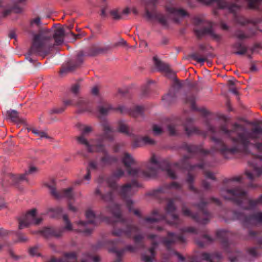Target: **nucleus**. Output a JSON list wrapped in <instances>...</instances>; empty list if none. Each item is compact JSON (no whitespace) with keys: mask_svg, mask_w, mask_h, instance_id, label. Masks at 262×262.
<instances>
[{"mask_svg":"<svg viewBox=\"0 0 262 262\" xmlns=\"http://www.w3.org/2000/svg\"><path fill=\"white\" fill-rule=\"evenodd\" d=\"M220 130L232 141L233 146H228L222 140L214 137L212 139L220 152L226 158L229 155L241 152L249 156L251 160L248 163L252 168L251 171L245 172L248 179L253 181L262 176V142L256 141L262 135V127L256 125L248 130L243 125L235 123L232 129H228L225 125L220 127Z\"/></svg>","mask_w":262,"mask_h":262,"instance_id":"f257e3e1","label":"nucleus"},{"mask_svg":"<svg viewBox=\"0 0 262 262\" xmlns=\"http://www.w3.org/2000/svg\"><path fill=\"white\" fill-rule=\"evenodd\" d=\"M213 137L221 140L214 135L211 136L210 139L214 143V145L212 147L211 150L204 149L201 146L184 143L182 145V148L186 150L190 155H184L179 161L173 164L179 169L186 170L188 171L186 180L188 183V189L193 193L200 195V202L193 205L198 209V212L195 214L192 213L189 209L183 206L182 207L183 213L184 215L190 217L197 223L203 225L207 224L211 217V214L206 209V207L209 202L204 200L203 196L201 194V191L193 186L194 177L191 173V172L196 168L203 169L205 166L207 165L206 157L214 150L219 151L224 156L216 146L215 142L212 139Z\"/></svg>","mask_w":262,"mask_h":262,"instance_id":"f03ea898","label":"nucleus"},{"mask_svg":"<svg viewBox=\"0 0 262 262\" xmlns=\"http://www.w3.org/2000/svg\"><path fill=\"white\" fill-rule=\"evenodd\" d=\"M124 164L128 175L133 178L131 182L123 185L120 189L119 193L125 201L127 208L129 212H133L135 215L142 218V215L138 209L133 208L134 202L129 199L133 194L132 188L142 187V184L137 180L138 178H148L154 177L157 175L158 170L161 169L166 172L168 176L171 179H176L177 176L171 168V164L167 159H157L152 155L147 166V170H144L140 167H133L132 165L136 164V161L128 152H124L122 157Z\"/></svg>","mask_w":262,"mask_h":262,"instance_id":"7ed1b4c3","label":"nucleus"},{"mask_svg":"<svg viewBox=\"0 0 262 262\" xmlns=\"http://www.w3.org/2000/svg\"><path fill=\"white\" fill-rule=\"evenodd\" d=\"M124 174V171L123 169L120 168H117L107 180L106 183L112 190L109 191L105 194H103L102 193V189L100 186L96 189L95 193L96 195H99L103 201L111 203L107 208L108 211L115 217L112 234L115 236H124L130 238L133 234L139 231V228L137 226L128 223L126 219L122 216L120 206L114 203L113 201V190L117 188L116 181L120 179Z\"/></svg>","mask_w":262,"mask_h":262,"instance_id":"20e7f679","label":"nucleus"},{"mask_svg":"<svg viewBox=\"0 0 262 262\" xmlns=\"http://www.w3.org/2000/svg\"><path fill=\"white\" fill-rule=\"evenodd\" d=\"M65 35L64 30L58 27L54 30L42 29L33 35L31 46L25 57L30 62L34 60L30 57L34 55L45 58L49 55L55 46L61 45Z\"/></svg>","mask_w":262,"mask_h":262,"instance_id":"39448f33","label":"nucleus"},{"mask_svg":"<svg viewBox=\"0 0 262 262\" xmlns=\"http://www.w3.org/2000/svg\"><path fill=\"white\" fill-rule=\"evenodd\" d=\"M242 180L241 176L224 179L220 190V194L224 199L232 202L245 210H254L258 204H262V194L256 200L248 198L247 191L241 187L232 184L233 182H241Z\"/></svg>","mask_w":262,"mask_h":262,"instance_id":"423d86ee","label":"nucleus"},{"mask_svg":"<svg viewBox=\"0 0 262 262\" xmlns=\"http://www.w3.org/2000/svg\"><path fill=\"white\" fill-rule=\"evenodd\" d=\"M101 124L103 127V134L99 135L96 139H92L90 141L86 139V136L93 131V128L90 126L81 124H77L81 133L79 136L76 137L77 141L78 143L84 145L88 151H90L91 148L94 147L97 142H101L105 139L111 140L113 139L112 130L108 122L105 120H102Z\"/></svg>","mask_w":262,"mask_h":262,"instance_id":"0eeeda50","label":"nucleus"},{"mask_svg":"<svg viewBox=\"0 0 262 262\" xmlns=\"http://www.w3.org/2000/svg\"><path fill=\"white\" fill-rule=\"evenodd\" d=\"M147 238L151 240V247L149 249V252L151 255H147L143 254L141 256V258L144 262H151L156 255L155 250L158 246L160 242L166 247L168 250H171V246L177 242L184 243L185 239L184 236L181 235H178L171 232H167L166 237H161L154 234H149L147 235Z\"/></svg>","mask_w":262,"mask_h":262,"instance_id":"6e6552de","label":"nucleus"},{"mask_svg":"<svg viewBox=\"0 0 262 262\" xmlns=\"http://www.w3.org/2000/svg\"><path fill=\"white\" fill-rule=\"evenodd\" d=\"M166 214L161 215L159 217H146L144 221L147 223H154L159 220H164L167 223L171 226L177 227L182 223V220L174 213L176 207L173 199H168L165 207Z\"/></svg>","mask_w":262,"mask_h":262,"instance_id":"1a4fd4ad","label":"nucleus"},{"mask_svg":"<svg viewBox=\"0 0 262 262\" xmlns=\"http://www.w3.org/2000/svg\"><path fill=\"white\" fill-rule=\"evenodd\" d=\"M124 243V241L121 238H117L114 240H105L104 242H99L97 244L96 247L97 248H99L104 246H107L108 248V251L115 253L116 255V259L114 262H122V256L126 251L134 253L139 249L136 245H127L123 248L118 250L117 245L119 244H123Z\"/></svg>","mask_w":262,"mask_h":262,"instance_id":"9d476101","label":"nucleus"},{"mask_svg":"<svg viewBox=\"0 0 262 262\" xmlns=\"http://www.w3.org/2000/svg\"><path fill=\"white\" fill-rule=\"evenodd\" d=\"M217 237L220 240L224 250L229 254L233 253V255L229 256L231 262L238 261L242 254L237 251L233 243L229 241V238L232 236L231 232L227 230H220L216 231Z\"/></svg>","mask_w":262,"mask_h":262,"instance_id":"9b49d317","label":"nucleus"},{"mask_svg":"<svg viewBox=\"0 0 262 262\" xmlns=\"http://www.w3.org/2000/svg\"><path fill=\"white\" fill-rule=\"evenodd\" d=\"M144 108L143 106H136L132 109L128 111L124 106H119L117 108L114 107L111 104L107 102H102L97 106V110L100 118L108 115L111 112L118 111L121 113H128L134 117L142 116Z\"/></svg>","mask_w":262,"mask_h":262,"instance_id":"f8f14e48","label":"nucleus"},{"mask_svg":"<svg viewBox=\"0 0 262 262\" xmlns=\"http://www.w3.org/2000/svg\"><path fill=\"white\" fill-rule=\"evenodd\" d=\"M103 142V141L97 142L95 147L91 148L90 150L88 151L89 152L101 153L98 165V168H102L117 164L119 160L117 156L110 154Z\"/></svg>","mask_w":262,"mask_h":262,"instance_id":"ddd939ff","label":"nucleus"},{"mask_svg":"<svg viewBox=\"0 0 262 262\" xmlns=\"http://www.w3.org/2000/svg\"><path fill=\"white\" fill-rule=\"evenodd\" d=\"M232 214L233 219L239 221L245 227L249 228L257 224H262L261 212L247 215L242 212L234 210Z\"/></svg>","mask_w":262,"mask_h":262,"instance_id":"4468645a","label":"nucleus"},{"mask_svg":"<svg viewBox=\"0 0 262 262\" xmlns=\"http://www.w3.org/2000/svg\"><path fill=\"white\" fill-rule=\"evenodd\" d=\"M63 220L65 223L64 227L58 228L45 227L43 229L38 231L37 233L41 234L46 238L51 237L59 238L61 237L66 230L72 231L73 230L72 225L69 220L68 216L66 214L63 215Z\"/></svg>","mask_w":262,"mask_h":262,"instance_id":"2eb2a0df","label":"nucleus"},{"mask_svg":"<svg viewBox=\"0 0 262 262\" xmlns=\"http://www.w3.org/2000/svg\"><path fill=\"white\" fill-rule=\"evenodd\" d=\"M85 216L88 220L87 222L80 221L76 224L79 227L78 231L83 233L85 235H88L92 233L93 230V225L95 224L96 215L93 210L89 209L86 211Z\"/></svg>","mask_w":262,"mask_h":262,"instance_id":"dca6fc26","label":"nucleus"},{"mask_svg":"<svg viewBox=\"0 0 262 262\" xmlns=\"http://www.w3.org/2000/svg\"><path fill=\"white\" fill-rule=\"evenodd\" d=\"M182 187L181 184L176 182H173L169 184L162 185L158 188L150 192L149 195L161 200L162 195L171 193L173 189L181 190Z\"/></svg>","mask_w":262,"mask_h":262,"instance_id":"f3484780","label":"nucleus"},{"mask_svg":"<svg viewBox=\"0 0 262 262\" xmlns=\"http://www.w3.org/2000/svg\"><path fill=\"white\" fill-rule=\"evenodd\" d=\"M19 229L27 227L31 224L39 225L42 221L41 217H36V210L33 209L18 218Z\"/></svg>","mask_w":262,"mask_h":262,"instance_id":"a211bd4d","label":"nucleus"},{"mask_svg":"<svg viewBox=\"0 0 262 262\" xmlns=\"http://www.w3.org/2000/svg\"><path fill=\"white\" fill-rule=\"evenodd\" d=\"M26 0H17L13 2V5L7 4L6 0L0 1V12H3L4 17L8 15L13 11L15 13H20L23 10L22 6H24Z\"/></svg>","mask_w":262,"mask_h":262,"instance_id":"6ab92c4d","label":"nucleus"},{"mask_svg":"<svg viewBox=\"0 0 262 262\" xmlns=\"http://www.w3.org/2000/svg\"><path fill=\"white\" fill-rule=\"evenodd\" d=\"M46 186L50 190L51 195L56 199L66 198L71 200L73 198V188L72 187L62 189L61 191H58L56 189L55 180L54 179H52L48 183L46 184Z\"/></svg>","mask_w":262,"mask_h":262,"instance_id":"aec40b11","label":"nucleus"},{"mask_svg":"<svg viewBox=\"0 0 262 262\" xmlns=\"http://www.w3.org/2000/svg\"><path fill=\"white\" fill-rule=\"evenodd\" d=\"M153 8L150 11L149 9V4H147L145 7V16L149 19H157L159 23L164 27L167 28L168 27V23L166 16L161 13H158L154 8L156 4V0H151L150 2Z\"/></svg>","mask_w":262,"mask_h":262,"instance_id":"412c9836","label":"nucleus"},{"mask_svg":"<svg viewBox=\"0 0 262 262\" xmlns=\"http://www.w3.org/2000/svg\"><path fill=\"white\" fill-rule=\"evenodd\" d=\"M63 106L66 108L68 106H76L78 108V113L91 112L93 110L91 105L88 100L84 98L78 99L76 103H74L72 99H64L63 100Z\"/></svg>","mask_w":262,"mask_h":262,"instance_id":"4be33fe9","label":"nucleus"},{"mask_svg":"<svg viewBox=\"0 0 262 262\" xmlns=\"http://www.w3.org/2000/svg\"><path fill=\"white\" fill-rule=\"evenodd\" d=\"M166 10L169 17L176 23H179L184 17L189 16L188 13L184 9L173 6H167Z\"/></svg>","mask_w":262,"mask_h":262,"instance_id":"5701e85b","label":"nucleus"},{"mask_svg":"<svg viewBox=\"0 0 262 262\" xmlns=\"http://www.w3.org/2000/svg\"><path fill=\"white\" fill-rule=\"evenodd\" d=\"M197 1L206 5H209L214 2H216L219 9H227L231 13H235L239 9V6L237 5L228 3L224 0H197Z\"/></svg>","mask_w":262,"mask_h":262,"instance_id":"b1692460","label":"nucleus"},{"mask_svg":"<svg viewBox=\"0 0 262 262\" xmlns=\"http://www.w3.org/2000/svg\"><path fill=\"white\" fill-rule=\"evenodd\" d=\"M36 171L37 168L35 167H31L28 171H26L23 174L17 176L10 173L6 177L5 179H8V180L10 181V183L14 184L26 180V176L27 175L33 173Z\"/></svg>","mask_w":262,"mask_h":262,"instance_id":"393cba45","label":"nucleus"},{"mask_svg":"<svg viewBox=\"0 0 262 262\" xmlns=\"http://www.w3.org/2000/svg\"><path fill=\"white\" fill-rule=\"evenodd\" d=\"M85 55V51H80L77 55L76 61L75 64H70L65 67H63L60 70V74L63 75L68 72L73 71L77 67L79 66L83 62V57Z\"/></svg>","mask_w":262,"mask_h":262,"instance_id":"a878e982","label":"nucleus"},{"mask_svg":"<svg viewBox=\"0 0 262 262\" xmlns=\"http://www.w3.org/2000/svg\"><path fill=\"white\" fill-rule=\"evenodd\" d=\"M182 87L181 83L176 80L174 82L173 88L169 90L168 93L162 97V100L167 104H170L176 99V90H179Z\"/></svg>","mask_w":262,"mask_h":262,"instance_id":"bb28decb","label":"nucleus"},{"mask_svg":"<svg viewBox=\"0 0 262 262\" xmlns=\"http://www.w3.org/2000/svg\"><path fill=\"white\" fill-rule=\"evenodd\" d=\"M193 120L191 118H187L186 119L184 127L186 134L188 136H191L193 134H196L206 136V132L201 130L198 128L191 125V124L193 122Z\"/></svg>","mask_w":262,"mask_h":262,"instance_id":"cd10ccee","label":"nucleus"},{"mask_svg":"<svg viewBox=\"0 0 262 262\" xmlns=\"http://www.w3.org/2000/svg\"><path fill=\"white\" fill-rule=\"evenodd\" d=\"M195 34L198 38H201L206 34H209L213 39L219 41L221 39V36L215 34L212 29L211 26L205 27L200 29H195Z\"/></svg>","mask_w":262,"mask_h":262,"instance_id":"c85d7f7f","label":"nucleus"},{"mask_svg":"<svg viewBox=\"0 0 262 262\" xmlns=\"http://www.w3.org/2000/svg\"><path fill=\"white\" fill-rule=\"evenodd\" d=\"M153 59L155 65L159 71L165 73L168 76H174V73L172 71L168 64L162 62L156 56L154 57Z\"/></svg>","mask_w":262,"mask_h":262,"instance_id":"c756f323","label":"nucleus"},{"mask_svg":"<svg viewBox=\"0 0 262 262\" xmlns=\"http://www.w3.org/2000/svg\"><path fill=\"white\" fill-rule=\"evenodd\" d=\"M108 48H103L98 46L93 45L85 51V55L88 56H95L107 51Z\"/></svg>","mask_w":262,"mask_h":262,"instance_id":"7c9ffc66","label":"nucleus"},{"mask_svg":"<svg viewBox=\"0 0 262 262\" xmlns=\"http://www.w3.org/2000/svg\"><path fill=\"white\" fill-rule=\"evenodd\" d=\"M202 259L207 262H213L214 260H219L222 257V254L220 252H216L212 254L203 252L201 254Z\"/></svg>","mask_w":262,"mask_h":262,"instance_id":"2f4dec72","label":"nucleus"},{"mask_svg":"<svg viewBox=\"0 0 262 262\" xmlns=\"http://www.w3.org/2000/svg\"><path fill=\"white\" fill-rule=\"evenodd\" d=\"M6 118L16 123H23V118L19 117L18 113L15 110H9L6 112Z\"/></svg>","mask_w":262,"mask_h":262,"instance_id":"473e14b6","label":"nucleus"},{"mask_svg":"<svg viewBox=\"0 0 262 262\" xmlns=\"http://www.w3.org/2000/svg\"><path fill=\"white\" fill-rule=\"evenodd\" d=\"M141 142L149 145H154L155 143V141L154 140L147 136H145L141 139L135 138L133 143V147L136 148L140 146Z\"/></svg>","mask_w":262,"mask_h":262,"instance_id":"72a5a7b5","label":"nucleus"},{"mask_svg":"<svg viewBox=\"0 0 262 262\" xmlns=\"http://www.w3.org/2000/svg\"><path fill=\"white\" fill-rule=\"evenodd\" d=\"M233 48L236 51L234 52L235 54L243 55L247 51V47L240 41H237L232 45Z\"/></svg>","mask_w":262,"mask_h":262,"instance_id":"f704fd0d","label":"nucleus"},{"mask_svg":"<svg viewBox=\"0 0 262 262\" xmlns=\"http://www.w3.org/2000/svg\"><path fill=\"white\" fill-rule=\"evenodd\" d=\"M98 169V163L95 161H91L89 162L88 166L86 168V173L83 177V179L85 180H90L91 179V170H97Z\"/></svg>","mask_w":262,"mask_h":262,"instance_id":"c9c22d12","label":"nucleus"},{"mask_svg":"<svg viewBox=\"0 0 262 262\" xmlns=\"http://www.w3.org/2000/svg\"><path fill=\"white\" fill-rule=\"evenodd\" d=\"M185 102L190 104L191 108L192 110L199 111L203 113L204 114H206V111L205 109L202 108L201 110H198L196 108L195 105V97L193 95L187 96L185 99Z\"/></svg>","mask_w":262,"mask_h":262,"instance_id":"e433bc0d","label":"nucleus"},{"mask_svg":"<svg viewBox=\"0 0 262 262\" xmlns=\"http://www.w3.org/2000/svg\"><path fill=\"white\" fill-rule=\"evenodd\" d=\"M177 126L178 125L175 121L170 122L168 124L167 130L170 135L174 136L178 134Z\"/></svg>","mask_w":262,"mask_h":262,"instance_id":"4c0bfd02","label":"nucleus"},{"mask_svg":"<svg viewBox=\"0 0 262 262\" xmlns=\"http://www.w3.org/2000/svg\"><path fill=\"white\" fill-rule=\"evenodd\" d=\"M144 237L142 234H138L133 237L135 245L140 249L144 248L145 246L143 243Z\"/></svg>","mask_w":262,"mask_h":262,"instance_id":"58836bf2","label":"nucleus"},{"mask_svg":"<svg viewBox=\"0 0 262 262\" xmlns=\"http://www.w3.org/2000/svg\"><path fill=\"white\" fill-rule=\"evenodd\" d=\"M119 132L124 133L127 135L131 136L132 133L130 132L129 128L127 125L122 121H120L118 124Z\"/></svg>","mask_w":262,"mask_h":262,"instance_id":"ea45409f","label":"nucleus"},{"mask_svg":"<svg viewBox=\"0 0 262 262\" xmlns=\"http://www.w3.org/2000/svg\"><path fill=\"white\" fill-rule=\"evenodd\" d=\"M248 7L250 9H257L260 4V0H246Z\"/></svg>","mask_w":262,"mask_h":262,"instance_id":"a19ab883","label":"nucleus"},{"mask_svg":"<svg viewBox=\"0 0 262 262\" xmlns=\"http://www.w3.org/2000/svg\"><path fill=\"white\" fill-rule=\"evenodd\" d=\"M202 238L204 240V241H200L198 242V244L199 245V246L201 247H203L206 244H210L213 241V239L206 234H204L203 235Z\"/></svg>","mask_w":262,"mask_h":262,"instance_id":"79ce46f5","label":"nucleus"},{"mask_svg":"<svg viewBox=\"0 0 262 262\" xmlns=\"http://www.w3.org/2000/svg\"><path fill=\"white\" fill-rule=\"evenodd\" d=\"M28 130H31L32 133L35 135L40 137L41 138L50 139V137L49 136L47 133L44 131L39 130L36 129L28 128Z\"/></svg>","mask_w":262,"mask_h":262,"instance_id":"37998d69","label":"nucleus"},{"mask_svg":"<svg viewBox=\"0 0 262 262\" xmlns=\"http://www.w3.org/2000/svg\"><path fill=\"white\" fill-rule=\"evenodd\" d=\"M49 212H52L51 215L53 217H58L62 213V209L60 207H56L55 208H50Z\"/></svg>","mask_w":262,"mask_h":262,"instance_id":"c03bdc74","label":"nucleus"},{"mask_svg":"<svg viewBox=\"0 0 262 262\" xmlns=\"http://www.w3.org/2000/svg\"><path fill=\"white\" fill-rule=\"evenodd\" d=\"M189 57L194 60L196 61L199 63H203L206 60L205 57H199L198 53H193L189 55Z\"/></svg>","mask_w":262,"mask_h":262,"instance_id":"a18cd8bd","label":"nucleus"},{"mask_svg":"<svg viewBox=\"0 0 262 262\" xmlns=\"http://www.w3.org/2000/svg\"><path fill=\"white\" fill-rule=\"evenodd\" d=\"M201 186L206 191H210L212 189L211 184L206 180H203L201 181Z\"/></svg>","mask_w":262,"mask_h":262,"instance_id":"49530a36","label":"nucleus"},{"mask_svg":"<svg viewBox=\"0 0 262 262\" xmlns=\"http://www.w3.org/2000/svg\"><path fill=\"white\" fill-rule=\"evenodd\" d=\"M29 254L32 256H40V253L38 250V246L37 245L31 247L29 250Z\"/></svg>","mask_w":262,"mask_h":262,"instance_id":"de8ad7c7","label":"nucleus"},{"mask_svg":"<svg viewBox=\"0 0 262 262\" xmlns=\"http://www.w3.org/2000/svg\"><path fill=\"white\" fill-rule=\"evenodd\" d=\"M66 110L65 106H61L59 107H53L50 111V114H59L63 113Z\"/></svg>","mask_w":262,"mask_h":262,"instance_id":"09e8293b","label":"nucleus"},{"mask_svg":"<svg viewBox=\"0 0 262 262\" xmlns=\"http://www.w3.org/2000/svg\"><path fill=\"white\" fill-rule=\"evenodd\" d=\"M80 88V84L79 82H77L75 84H74L71 88V92L74 94L75 95H76L78 94L79 92V90Z\"/></svg>","mask_w":262,"mask_h":262,"instance_id":"8fccbe9b","label":"nucleus"},{"mask_svg":"<svg viewBox=\"0 0 262 262\" xmlns=\"http://www.w3.org/2000/svg\"><path fill=\"white\" fill-rule=\"evenodd\" d=\"M154 134L155 135H160L163 133V129L157 125H154L152 127Z\"/></svg>","mask_w":262,"mask_h":262,"instance_id":"3c124183","label":"nucleus"},{"mask_svg":"<svg viewBox=\"0 0 262 262\" xmlns=\"http://www.w3.org/2000/svg\"><path fill=\"white\" fill-rule=\"evenodd\" d=\"M182 232H189L192 233H196L197 230L196 229L193 227H185L182 229Z\"/></svg>","mask_w":262,"mask_h":262,"instance_id":"603ef678","label":"nucleus"},{"mask_svg":"<svg viewBox=\"0 0 262 262\" xmlns=\"http://www.w3.org/2000/svg\"><path fill=\"white\" fill-rule=\"evenodd\" d=\"M119 46L127 47L128 46V45L125 40H124L123 38H120L119 41L115 42L113 45L114 47H117Z\"/></svg>","mask_w":262,"mask_h":262,"instance_id":"864d4df0","label":"nucleus"},{"mask_svg":"<svg viewBox=\"0 0 262 262\" xmlns=\"http://www.w3.org/2000/svg\"><path fill=\"white\" fill-rule=\"evenodd\" d=\"M235 36L239 39H244L248 38V36L242 31H237L235 33Z\"/></svg>","mask_w":262,"mask_h":262,"instance_id":"5fc2aeb1","label":"nucleus"},{"mask_svg":"<svg viewBox=\"0 0 262 262\" xmlns=\"http://www.w3.org/2000/svg\"><path fill=\"white\" fill-rule=\"evenodd\" d=\"M248 253L251 256L256 257L258 255L256 247L249 248L247 249Z\"/></svg>","mask_w":262,"mask_h":262,"instance_id":"6e6d98bb","label":"nucleus"},{"mask_svg":"<svg viewBox=\"0 0 262 262\" xmlns=\"http://www.w3.org/2000/svg\"><path fill=\"white\" fill-rule=\"evenodd\" d=\"M40 24V18L39 17H37L32 19L30 21V25L31 26H32L33 25H36V26H39Z\"/></svg>","mask_w":262,"mask_h":262,"instance_id":"4d7b16f0","label":"nucleus"},{"mask_svg":"<svg viewBox=\"0 0 262 262\" xmlns=\"http://www.w3.org/2000/svg\"><path fill=\"white\" fill-rule=\"evenodd\" d=\"M204 174L205 177L207 178L213 180H215V177H214L213 173L209 171H205L204 172Z\"/></svg>","mask_w":262,"mask_h":262,"instance_id":"13d9d810","label":"nucleus"},{"mask_svg":"<svg viewBox=\"0 0 262 262\" xmlns=\"http://www.w3.org/2000/svg\"><path fill=\"white\" fill-rule=\"evenodd\" d=\"M152 81L151 80H149L148 81V83L146 84V85L144 87V88L142 90V93L143 95H146L147 94L148 91H149V84L151 83H152Z\"/></svg>","mask_w":262,"mask_h":262,"instance_id":"bf43d9fd","label":"nucleus"},{"mask_svg":"<svg viewBox=\"0 0 262 262\" xmlns=\"http://www.w3.org/2000/svg\"><path fill=\"white\" fill-rule=\"evenodd\" d=\"M111 15L115 19H119L121 18V16L119 14L117 11H112L111 12Z\"/></svg>","mask_w":262,"mask_h":262,"instance_id":"052dcab7","label":"nucleus"},{"mask_svg":"<svg viewBox=\"0 0 262 262\" xmlns=\"http://www.w3.org/2000/svg\"><path fill=\"white\" fill-rule=\"evenodd\" d=\"M209 201L210 202H212L219 206L221 205V202L220 200L219 199L214 198V197L210 198L209 199Z\"/></svg>","mask_w":262,"mask_h":262,"instance_id":"680f3d73","label":"nucleus"},{"mask_svg":"<svg viewBox=\"0 0 262 262\" xmlns=\"http://www.w3.org/2000/svg\"><path fill=\"white\" fill-rule=\"evenodd\" d=\"M18 239L19 242H25L28 240L27 237L25 235L20 233L18 234Z\"/></svg>","mask_w":262,"mask_h":262,"instance_id":"e2e57ef3","label":"nucleus"},{"mask_svg":"<svg viewBox=\"0 0 262 262\" xmlns=\"http://www.w3.org/2000/svg\"><path fill=\"white\" fill-rule=\"evenodd\" d=\"M207 125L208 130L211 133L214 134L216 132V128L214 126L211 125L209 124H207Z\"/></svg>","mask_w":262,"mask_h":262,"instance_id":"0e129e2a","label":"nucleus"},{"mask_svg":"<svg viewBox=\"0 0 262 262\" xmlns=\"http://www.w3.org/2000/svg\"><path fill=\"white\" fill-rule=\"evenodd\" d=\"M91 92H92V94H93L94 95H98V94H99V89H98V86H95L94 88H93L92 89Z\"/></svg>","mask_w":262,"mask_h":262,"instance_id":"69168bd1","label":"nucleus"},{"mask_svg":"<svg viewBox=\"0 0 262 262\" xmlns=\"http://www.w3.org/2000/svg\"><path fill=\"white\" fill-rule=\"evenodd\" d=\"M247 187L248 188H251L255 189V188H256L258 187L259 186L257 184H255L253 182H250V183H249L248 184Z\"/></svg>","mask_w":262,"mask_h":262,"instance_id":"338daca9","label":"nucleus"},{"mask_svg":"<svg viewBox=\"0 0 262 262\" xmlns=\"http://www.w3.org/2000/svg\"><path fill=\"white\" fill-rule=\"evenodd\" d=\"M174 254L177 255L178 257V258L183 261L185 260V258L182 256L181 254H180L179 252H177V251H174Z\"/></svg>","mask_w":262,"mask_h":262,"instance_id":"774afa93","label":"nucleus"}]
</instances>
